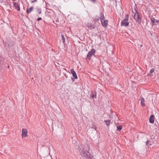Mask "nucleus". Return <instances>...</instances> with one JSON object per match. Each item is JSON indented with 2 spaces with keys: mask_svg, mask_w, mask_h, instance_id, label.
Returning <instances> with one entry per match:
<instances>
[{
  "mask_svg": "<svg viewBox=\"0 0 159 159\" xmlns=\"http://www.w3.org/2000/svg\"><path fill=\"white\" fill-rule=\"evenodd\" d=\"M89 149H88V150H85L84 148H80L79 149V152L80 153L79 155L80 156V157H81L83 158H87L89 159L91 158V155L89 152Z\"/></svg>",
  "mask_w": 159,
  "mask_h": 159,
  "instance_id": "nucleus-1",
  "label": "nucleus"
},
{
  "mask_svg": "<svg viewBox=\"0 0 159 159\" xmlns=\"http://www.w3.org/2000/svg\"><path fill=\"white\" fill-rule=\"evenodd\" d=\"M134 14V18L138 23L140 24L141 22V19L139 14L136 9L133 11Z\"/></svg>",
  "mask_w": 159,
  "mask_h": 159,
  "instance_id": "nucleus-2",
  "label": "nucleus"
},
{
  "mask_svg": "<svg viewBox=\"0 0 159 159\" xmlns=\"http://www.w3.org/2000/svg\"><path fill=\"white\" fill-rule=\"evenodd\" d=\"M100 18L102 25L105 27H107L108 25V21L107 20L105 19L104 16L102 13H101Z\"/></svg>",
  "mask_w": 159,
  "mask_h": 159,
  "instance_id": "nucleus-3",
  "label": "nucleus"
},
{
  "mask_svg": "<svg viewBox=\"0 0 159 159\" xmlns=\"http://www.w3.org/2000/svg\"><path fill=\"white\" fill-rule=\"evenodd\" d=\"M129 19V16L126 15L125 19L121 22V26H127L129 25V23L128 21Z\"/></svg>",
  "mask_w": 159,
  "mask_h": 159,
  "instance_id": "nucleus-4",
  "label": "nucleus"
},
{
  "mask_svg": "<svg viewBox=\"0 0 159 159\" xmlns=\"http://www.w3.org/2000/svg\"><path fill=\"white\" fill-rule=\"evenodd\" d=\"M95 52V50L94 49H92L90 51L87 55V58L89 59L91 58V56L93 55Z\"/></svg>",
  "mask_w": 159,
  "mask_h": 159,
  "instance_id": "nucleus-5",
  "label": "nucleus"
},
{
  "mask_svg": "<svg viewBox=\"0 0 159 159\" xmlns=\"http://www.w3.org/2000/svg\"><path fill=\"white\" fill-rule=\"evenodd\" d=\"M21 136L22 138H25L27 136V131L26 129H22Z\"/></svg>",
  "mask_w": 159,
  "mask_h": 159,
  "instance_id": "nucleus-6",
  "label": "nucleus"
},
{
  "mask_svg": "<svg viewBox=\"0 0 159 159\" xmlns=\"http://www.w3.org/2000/svg\"><path fill=\"white\" fill-rule=\"evenodd\" d=\"M150 20L152 23V25H156V23L158 24L159 23V20H156L154 18H151Z\"/></svg>",
  "mask_w": 159,
  "mask_h": 159,
  "instance_id": "nucleus-7",
  "label": "nucleus"
},
{
  "mask_svg": "<svg viewBox=\"0 0 159 159\" xmlns=\"http://www.w3.org/2000/svg\"><path fill=\"white\" fill-rule=\"evenodd\" d=\"M70 72L72 74L73 76L75 79H77V78L76 73L73 69L70 70Z\"/></svg>",
  "mask_w": 159,
  "mask_h": 159,
  "instance_id": "nucleus-8",
  "label": "nucleus"
},
{
  "mask_svg": "<svg viewBox=\"0 0 159 159\" xmlns=\"http://www.w3.org/2000/svg\"><path fill=\"white\" fill-rule=\"evenodd\" d=\"M150 122L151 123H153L154 122V116L153 115H151L149 118Z\"/></svg>",
  "mask_w": 159,
  "mask_h": 159,
  "instance_id": "nucleus-9",
  "label": "nucleus"
},
{
  "mask_svg": "<svg viewBox=\"0 0 159 159\" xmlns=\"http://www.w3.org/2000/svg\"><path fill=\"white\" fill-rule=\"evenodd\" d=\"M13 5L16 8H17V10L18 11H19L20 10V8L19 6L18 5L17 3L16 2H14L13 3Z\"/></svg>",
  "mask_w": 159,
  "mask_h": 159,
  "instance_id": "nucleus-10",
  "label": "nucleus"
},
{
  "mask_svg": "<svg viewBox=\"0 0 159 159\" xmlns=\"http://www.w3.org/2000/svg\"><path fill=\"white\" fill-rule=\"evenodd\" d=\"M140 100L141 106H144L145 104L144 103V99L143 98H141Z\"/></svg>",
  "mask_w": 159,
  "mask_h": 159,
  "instance_id": "nucleus-11",
  "label": "nucleus"
},
{
  "mask_svg": "<svg viewBox=\"0 0 159 159\" xmlns=\"http://www.w3.org/2000/svg\"><path fill=\"white\" fill-rule=\"evenodd\" d=\"M33 8V7H30L27 10V13H28L31 12L32 11Z\"/></svg>",
  "mask_w": 159,
  "mask_h": 159,
  "instance_id": "nucleus-12",
  "label": "nucleus"
},
{
  "mask_svg": "<svg viewBox=\"0 0 159 159\" xmlns=\"http://www.w3.org/2000/svg\"><path fill=\"white\" fill-rule=\"evenodd\" d=\"M110 120H104V122H105L106 123V124L107 126H109L110 124Z\"/></svg>",
  "mask_w": 159,
  "mask_h": 159,
  "instance_id": "nucleus-13",
  "label": "nucleus"
},
{
  "mask_svg": "<svg viewBox=\"0 0 159 159\" xmlns=\"http://www.w3.org/2000/svg\"><path fill=\"white\" fill-rule=\"evenodd\" d=\"M61 36L62 39V42L63 43H64L65 41V39L64 35L63 34H61Z\"/></svg>",
  "mask_w": 159,
  "mask_h": 159,
  "instance_id": "nucleus-14",
  "label": "nucleus"
},
{
  "mask_svg": "<svg viewBox=\"0 0 159 159\" xmlns=\"http://www.w3.org/2000/svg\"><path fill=\"white\" fill-rule=\"evenodd\" d=\"M117 130L118 131H120L122 129V126L121 125H120L117 127Z\"/></svg>",
  "mask_w": 159,
  "mask_h": 159,
  "instance_id": "nucleus-15",
  "label": "nucleus"
},
{
  "mask_svg": "<svg viewBox=\"0 0 159 159\" xmlns=\"http://www.w3.org/2000/svg\"><path fill=\"white\" fill-rule=\"evenodd\" d=\"M86 25L89 27H92V25L91 23H87L86 24Z\"/></svg>",
  "mask_w": 159,
  "mask_h": 159,
  "instance_id": "nucleus-16",
  "label": "nucleus"
},
{
  "mask_svg": "<svg viewBox=\"0 0 159 159\" xmlns=\"http://www.w3.org/2000/svg\"><path fill=\"white\" fill-rule=\"evenodd\" d=\"M154 69H153V68L152 69L150 70V74L152 73L153 72H154Z\"/></svg>",
  "mask_w": 159,
  "mask_h": 159,
  "instance_id": "nucleus-17",
  "label": "nucleus"
},
{
  "mask_svg": "<svg viewBox=\"0 0 159 159\" xmlns=\"http://www.w3.org/2000/svg\"><path fill=\"white\" fill-rule=\"evenodd\" d=\"M96 96V93L95 94H92V98H94V97H95Z\"/></svg>",
  "mask_w": 159,
  "mask_h": 159,
  "instance_id": "nucleus-18",
  "label": "nucleus"
},
{
  "mask_svg": "<svg viewBox=\"0 0 159 159\" xmlns=\"http://www.w3.org/2000/svg\"><path fill=\"white\" fill-rule=\"evenodd\" d=\"M42 20V18H41V17H39V18L38 19H37V20Z\"/></svg>",
  "mask_w": 159,
  "mask_h": 159,
  "instance_id": "nucleus-19",
  "label": "nucleus"
},
{
  "mask_svg": "<svg viewBox=\"0 0 159 159\" xmlns=\"http://www.w3.org/2000/svg\"><path fill=\"white\" fill-rule=\"evenodd\" d=\"M36 1H37V0H34V1L32 0L31 1V2L32 3H33V2H36Z\"/></svg>",
  "mask_w": 159,
  "mask_h": 159,
  "instance_id": "nucleus-20",
  "label": "nucleus"
},
{
  "mask_svg": "<svg viewBox=\"0 0 159 159\" xmlns=\"http://www.w3.org/2000/svg\"><path fill=\"white\" fill-rule=\"evenodd\" d=\"M149 141H147L146 142V144L147 145H148V143H149Z\"/></svg>",
  "mask_w": 159,
  "mask_h": 159,
  "instance_id": "nucleus-21",
  "label": "nucleus"
},
{
  "mask_svg": "<svg viewBox=\"0 0 159 159\" xmlns=\"http://www.w3.org/2000/svg\"><path fill=\"white\" fill-rule=\"evenodd\" d=\"M91 1L93 2H95L96 0H91Z\"/></svg>",
  "mask_w": 159,
  "mask_h": 159,
  "instance_id": "nucleus-22",
  "label": "nucleus"
},
{
  "mask_svg": "<svg viewBox=\"0 0 159 159\" xmlns=\"http://www.w3.org/2000/svg\"><path fill=\"white\" fill-rule=\"evenodd\" d=\"M41 13V11L40 10L39 12L38 13L40 14Z\"/></svg>",
  "mask_w": 159,
  "mask_h": 159,
  "instance_id": "nucleus-23",
  "label": "nucleus"
},
{
  "mask_svg": "<svg viewBox=\"0 0 159 159\" xmlns=\"http://www.w3.org/2000/svg\"><path fill=\"white\" fill-rule=\"evenodd\" d=\"M8 67L9 68V66H8Z\"/></svg>",
  "mask_w": 159,
  "mask_h": 159,
  "instance_id": "nucleus-24",
  "label": "nucleus"
}]
</instances>
